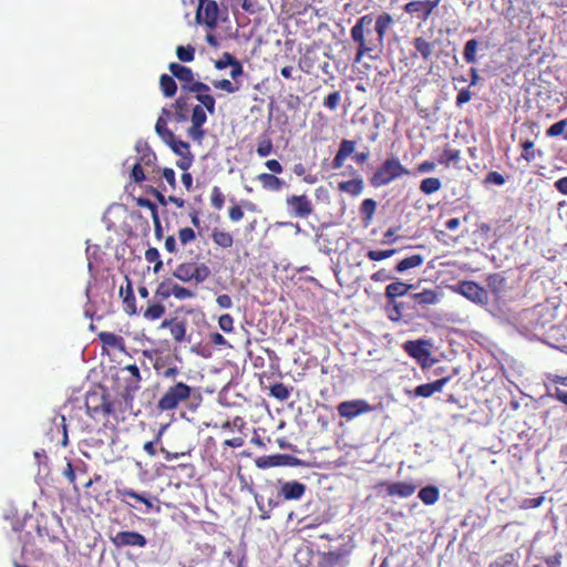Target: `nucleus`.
Returning <instances> with one entry per match:
<instances>
[{
	"label": "nucleus",
	"instance_id": "f257e3e1",
	"mask_svg": "<svg viewBox=\"0 0 567 567\" xmlns=\"http://www.w3.org/2000/svg\"><path fill=\"white\" fill-rule=\"evenodd\" d=\"M195 99L199 104L195 105L192 109V125L187 130V134L193 141L202 142L203 138L205 137V130L203 128V126L207 121L205 110L210 115H214L216 112V100L212 95V93L195 95Z\"/></svg>",
	"mask_w": 567,
	"mask_h": 567
},
{
	"label": "nucleus",
	"instance_id": "f03ea898",
	"mask_svg": "<svg viewBox=\"0 0 567 567\" xmlns=\"http://www.w3.org/2000/svg\"><path fill=\"white\" fill-rule=\"evenodd\" d=\"M410 171L404 167L399 158L391 156L388 157L374 172L370 178V184L375 187H382L391 184L401 176L409 175Z\"/></svg>",
	"mask_w": 567,
	"mask_h": 567
},
{
	"label": "nucleus",
	"instance_id": "7ed1b4c3",
	"mask_svg": "<svg viewBox=\"0 0 567 567\" xmlns=\"http://www.w3.org/2000/svg\"><path fill=\"white\" fill-rule=\"evenodd\" d=\"M193 389L188 384L177 382L166 389L157 401V409L162 412L176 410L190 398Z\"/></svg>",
	"mask_w": 567,
	"mask_h": 567
},
{
	"label": "nucleus",
	"instance_id": "20e7f679",
	"mask_svg": "<svg viewBox=\"0 0 567 567\" xmlns=\"http://www.w3.org/2000/svg\"><path fill=\"white\" fill-rule=\"evenodd\" d=\"M173 275L183 282L194 281L199 285L210 277L212 271L204 262H182L176 267Z\"/></svg>",
	"mask_w": 567,
	"mask_h": 567
},
{
	"label": "nucleus",
	"instance_id": "39448f33",
	"mask_svg": "<svg viewBox=\"0 0 567 567\" xmlns=\"http://www.w3.org/2000/svg\"><path fill=\"white\" fill-rule=\"evenodd\" d=\"M392 22L393 19L390 14H380L373 24V29H368L369 38L367 39V45H364L363 51H372L382 45L383 37Z\"/></svg>",
	"mask_w": 567,
	"mask_h": 567
},
{
	"label": "nucleus",
	"instance_id": "423d86ee",
	"mask_svg": "<svg viewBox=\"0 0 567 567\" xmlns=\"http://www.w3.org/2000/svg\"><path fill=\"white\" fill-rule=\"evenodd\" d=\"M219 8L215 0H198L196 10V22L204 23L209 29H215L218 24Z\"/></svg>",
	"mask_w": 567,
	"mask_h": 567
},
{
	"label": "nucleus",
	"instance_id": "0eeeda50",
	"mask_svg": "<svg viewBox=\"0 0 567 567\" xmlns=\"http://www.w3.org/2000/svg\"><path fill=\"white\" fill-rule=\"evenodd\" d=\"M86 409L91 416L103 415L109 417L115 413L114 403L106 394H92L86 398Z\"/></svg>",
	"mask_w": 567,
	"mask_h": 567
},
{
	"label": "nucleus",
	"instance_id": "6e6552de",
	"mask_svg": "<svg viewBox=\"0 0 567 567\" xmlns=\"http://www.w3.org/2000/svg\"><path fill=\"white\" fill-rule=\"evenodd\" d=\"M165 144H167L171 150L179 156V159L176 162V166L178 168L187 171L193 165L194 155L190 153V146L187 142L173 136V141H167Z\"/></svg>",
	"mask_w": 567,
	"mask_h": 567
},
{
	"label": "nucleus",
	"instance_id": "1a4fd4ad",
	"mask_svg": "<svg viewBox=\"0 0 567 567\" xmlns=\"http://www.w3.org/2000/svg\"><path fill=\"white\" fill-rule=\"evenodd\" d=\"M156 295L162 299L175 297L178 300L190 299L194 297V292L190 289L185 288L172 280L162 281L156 289Z\"/></svg>",
	"mask_w": 567,
	"mask_h": 567
},
{
	"label": "nucleus",
	"instance_id": "9d476101",
	"mask_svg": "<svg viewBox=\"0 0 567 567\" xmlns=\"http://www.w3.org/2000/svg\"><path fill=\"white\" fill-rule=\"evenodd\" d=\"M457 291L476 305H486L488 300L487 291L474 281H462L457 286Z\"/></svg>",
	"mask_w": 567,
	"mask_h": 567
},
{
	"label": "nucleus",
	"instance_id": "9b49d317",
	"mask_svg": "<svg viewBox=\"0 0 567 567\" xmlns=\"http://www.w3.org/2000/svg\"><path fill=\"white\" fill-rule=\"evenodd\" d=\"M287 206L290 213L298 218H307L313 212L311 200L307 195H291L287 197Z\"/></svg>",
	"mask_w": 567,
	"mask_h": 567
},
{
	"label": "nucleus",
	"instance_id": "f8f14e48",
	"mask_svg": "<svg viewBox=\"0 0 567 567\" xmlns=\"http://www.w3.org/2000/svg\"><path fill=\"white\" fill-rule=\"evenodd\" d=\"M112 544L117 547H145L147 540L144 535L134 532V530H123L118 532L116 535L111 537Z\"/></svg>",
	"mask_w": 567,
	"mask_h": 567
},
{
	"label": "nucleus",
	"instance_id": "ddd939ff",
	"mask_svg": "<svg viewBox=\"0 0 567 567\" xmlns=\"http://www.w3.org/2000/svg\"><path fill=\"white\" fill-rule=\"evenodd\" d=\"M300 461L289 454H275L268 456H261L256 460V465L259 468H268L276 466H296L299 465Z\"/></svg>",
	"mask_w": 567,
	"mask_h": 567
},
{
	"label": "nucleus",
	"instance_id": "4468645a",
	"mask_svg": "<svg viewBox=\"0 0 567 567\" xmlns=\"http://www.w3.org/2000/svg\"><path fill=\"white\" fill-rule=\"evenodd\" d=\"M161 329H168L173 340L176 343H182L186 341V329L187 322L185 319H179L177 317L165 319L161 326Z\"/></svg>",
	"mask_w": 567,
	"mask_h": 567
},
{
	"label": "nucleus",
	"instance_id": "2eb2a0df",
	"mask_svg": "<svg viewBox=\"0 0 567 567\" xmlns=\"http://www.w3.org/2000/svg\"><path fill=\"white\" fill-rule=\"evenodd\" d=\"M450 381V378H441L431 383H425L416 386L414 390H405V393L410 398H430L435 392H441L445 384Z\"/></svg>",
	"mask_w": 567,
	"mask_h": 567
},
{
	"label": "nucleus",
	"instance_id": "dca6fc26",
	"mask_svg": "<svg viewBox=\"0 0 567 567\" xmlns=\"http://www.w3.org/2000/svg\"><path fill=\"white\" fill-rule=\"evenodd\" d=\"M306 488L303 483L297 481L285 482L280 485L278 497L284 501H298L305 495Z\"/></svg>",
	"mask_w": 567,
	"mask_h": 567
},
{
	"label": "nucleus",
	"instance_id": "f3484780",
	"mask_svg": "<svg viewBox=\"0 0 567 567\" xmlns=\"http://www.w3.org/2000/svg\"><path fill=\"white\" fill-rule=\"evenodd\" d=\"M439 0H419L411 1L404 6V11L409 14L417 13L423 21H426L433 10L437 7Z\"/></svg>",
	"mask_w": 567,
	"mask_h": 567
},
{
	"label": "nucleus",
	"instance_id": "a211bd4d",
	"mask_svg": "<svg viewBox=\"0 0 567 567\" xmlns=\"http://www.w3.org/2000/svg\"><path fill=\"white\" fill-rule=\"evenodd\" d=\"M115 495H116V498L120 502L124 503L125 505H127L130 507H134V505L126 501L127 497L133 498L136 502H140V503L144 504L147 507V509H152L153 508V502L147 496V493H137V492H135L132 488H127V487L120 488V487H117L115 489Z\"/></svg>",
	"mask_w": 567,
	"mask_h": 567
},
{
	"label": "nucleus",
	"instance_id": "6ab92c4d",
	"mask_svg": "<svg viewBox=\"0 0 567 567\" xmlns=\"http://www.w3.org/2000/svg\"><path fill=\"white\" fill-rule=\"evenodd\" d=\"M168 70L174 78L182 82V91L184 92L196 81L192 69L188 66L172 62L168 64Z\"/></svg>",
	"mask_w": 567,
	"mask_h": 567
},
{
	"label": "nucleus",
	"instance_id": "aec40b11",
	"mask_svg": "<svg viewBox=\"0 0 567 567\" xmlns=\"http://www.w3.org/2000/svg\"><path fill=\"white\" fill-rule=\"evenodd\" d=\"M374 22L375 21L370 14L362 17L357 22V43H359L361 49L359 52H357V62L360 60L364 45H367V39L369 38L368 29H373Z\"/></svg>",
	"mask_w": 567,
	"mask_h": 567
},
{
	"label": "nucleus",
	"instance_id": "412c9836",
	"mask_svg": "<svg viewBox=\"0 0 567 567\" xmlns=\"http://www.w3.org/2000/svg\"><path fill=\"white\" fill-rule=\"evenodd\" d=\"M120 296L123 300V310L128 316H134L137 312L136 299L134 296L131 280L126 277V287L120 288Z\"/></svg>",
	"mask_w": 567,
	"mask_h": 567
},
{
	"label": "nucleus",
	"instance_id": "4be33fe9",
	"mask_svg": "<svg viewBox=\"0 0 567 567\" xmlns=\"http://www.w3.org/2000/svg\"><path fill=\"white\" fill-rule=\"evenodd\" d=\"M103 348L126 352L125 340L114 332L102 331L97 334Z\"/></svg>",
	"mask_w": 567,
	"mask_h": 567
},
{
	"label": "nucleus",
	"instance_id": "5701e85b",
	"mask_svg": "<svg viewBox=\"0 0 567 567\" xmlns=\"http://www.w3.org/2000/svg\"><path fill=\"white\" fill-rule=\"evenodd\" d=\"M190 106L192 103L187 95L178 96L173 104L175 120L186 122L189 118Z\"/></svg>",
	"mask_w": 567,
	"mask_h": 567
},
{
	"label": "nucleus",
	"instance_id": "b1692460",
	"mask_svg": "<svg viewBox=\"0 0 567 567\" xmlns=\"http://www.w3.org/2000/svg\"><path fill=\"white\" fill-rule=\"evenodd\" d=\"M122 372L130 373V377L126 378V380H125V382H126L125 390L127 392L137 391L141 388L140 384L142 381L140 368L136 364H128V365L122 368Z\"/></svg>",
	"mask_w": 567,
	"mask_h": 567
},
{
	"label": "nucleus",
	"instance_id": "393cba45",
	"mask_svg": "<svg viewBox=\"0 0 567 567\" xmlns=\"http://www.w3.org/2000/svg\"><path fill=\"white\" fill-rule=\"evenodd\" d=\"M487 287L496 298H502L507 290V282L503 275L492 274L486 279Z\"/></svg>",
	"mask_w": 567,
	"mask_h": 567
},
{
	"label": "nucleus",
	"instance_id": "a878e982",
	"mask_svg": "<svg viewBox=\"0 0 567 567\" xmlns=\"http://www.w3.org/2000/svg\"><path fill=\"white\" fill-rule=\"evenodd\" d=\"M404 350L414 359L423 360L430 355L426 348V342L423 340L408 341L404 344Z\"/></svg>",
	"mask_w": 567,
	"mask_h": 567
},
{
	"label": "nucleus",
	"instance_id": "bb28decb",
	"mask_svg": "<svg viewBox=\"0 0 567 567\" xmlns=\"http://www.w3.org/2000/svg\"><path fill=\"white\" fill-rule=\"evenodd\" d=\"M257 179L260 182L262 188L271 192H279L286 185L284 179L270 173H260Z\"/></svg>",
	"mask_w": 567,
	"mask_h": 567
},
{
	"label": "nucleus",
	"instance_id": "cd10ccee",
	"mask_svg": "<svg viewBox=\"0 0 567 567\" xmlns=\"http://www.w3.org/2000/svg\"><path fill=\"white\" fill-rule=\"evenodd\" d=\"M416 489V486L408 482H396L388 485L386 492L391 496L409 497Z\"/></svg>",
	"mask_w": 567,
	"mask_h": 567
},
{
	"label": "nucleus",
	"instance_id": "c85d7f7f",
	"mask_svg": "<svg viewBox=\"0 0 567 567\" xmlns=\"http://www.w3.org/2000/svg\"><path fill=\"white\" fill-rule=\"evenodd\" d=\"M412 287V285L402 281L392 282L385 288V298L388 301H396L398 297L405 296Z\"/></svg>",
	"mask_w": 567,
	"mask_h": 567
},
{
	"label": "nucleus",
	"instance_id": "c756f323",
	"mask_svg": "<svg viewBox=\"0 0 567 567\" xmlns=\"http://www.w3.org/2000/svg\"><path fill=\"white\" fill-rule=\"evenodd\" d=\"M354 152V141L343 140L340 148L333 159V168H340L343 166L344 159Z\"/></svg>",
	"mask_w": 567,
	"mask_h": 567
},
{
	"label": "nucleus",
	"instance_id": "7c9ffc66",
	"mask_svg": "<svg viewBox=\"0 0 567 567\" xmlns=\"http://www.w3.org/2000/svg\"><path fill=\"white\" fill-rule=\"evenodd\" d=\"M210 236L215 245L224 249L230 248L234 245L233 235L226 230L214 228Z\"/></svg>",
	"mask_w": 567,
	"mask_h": 567
},
{
	"label": "nucleus",
	"instance_id": "2f4dec72",
	"mask_svg": "<svg viewBox=\"0 0 567 567\" xmlns=\"http://www.w3.org/2000/svg\"><path fill=\"white\" fill-rule=\"evenodd\" d=\"M159 87L165 97H173L177 91V84L173 75L162 74L159 76Z\"/></svg>",
	"mask_w": 567,
	"mask_h": 567
},
{
	"label": "nucleus",
	"instance_id": "473e14b6",
	"mask_svg": "<svg viewBox=\"0 0 567 567\" xmlns=\"http://www.w3.org/2000/svg\"><path fill=\"white\" fill-rule=\"evenodd\" d=\"M440 496V491L434 485H427L420 489L417 497L425 504V505H433L437 502Z\"/></svg>",
	"mask_w": 567,
	"mask_h": 567
},
{
	"label": "nucleus",
	"instance_id": "72a5a7b5",
	"mask_svg": "<svg viewBox=\"0 0 567 567\" xmlns=\"http://www.w3.org/2000/svg\"><path fill=\"white\" fill-rule=\"evenodd\" d=\"M411 298L417 305H435L439 301L437 293L427 289L412 295Z\"/></svg>",
	"mask_w": 567,
	"mask_h": 567
},
{
	"label": "nucleus",
	"instance_id": "f704fd0d",
	"mask_svg": "<svg viewBox=\"0 0 567 567\" xmlns=\"http://www.w3.org/2000/svg\"><path fill=\"white\" fill-rule=\"evenodd\" d=\"M424 258L421 255H413L411 257L404 258L395 266V270L398 272H404L411 268L419 267L423 264Z\"/></svg>",
	"mask_w": 567,
	"mask_h": 567
},
{
	"label": "nucleus",
	"instance_id": "c9c22d12",
	"mask_svg": "<svg viewBox=\"0 0 567 567\" xmlns=\"http://www.w3.org/2000/svg\"><path fill=\"white\" fill-rule=\"evenodd\" d=\"M478 41L476 39H470L465 42L463 56L467 63L474 64L477 62Z\"/></svg>",
	"mask_w": 567,
	"mask_h": 567
},
{
	"label": "nucleus",
	"instance_id": "e433bc0d",
	"mask_svg": "<svg viewBox=\"0 0 567 567\" xmlns=\"http://www.w3.org/2000/svg\"><path fill=\"white\" fill-rule=\"evenodd\" d=\"M316 567H344L343 559L333 553H326L320 557Z\"/></svg>",
	"mask_w": 567,
	"mask_h": 567
},
{
	"label": "nucleus",
	"instance_id": "4c0bfd02",
	"mask_svg": "<svg viewBox=\"0 0 567 567\" xmlns=\"http://www.w3.org/2000/svg\"><path fill=\"white\" fill-rule=\"evenodd\" d=\"M546 135L548 137L563 136L567 141V117L550 125L546 131Z\"/></svg>",
	"mask_w": 567,
	"mask_h": 567
},
{
	"label": "nucleus",
	"instance_id": "58836bf2",
	"mask_svg": "<svg viewBox=\"0 0 567 567\" xmlns=\"http://www.w3.org/2000/svg\"><path fill=\"white\" fill-rule=\"evenodd\" d=\"M145 259L150 264H154L153 270L155 274L159 272L163 268V261L161 259V255L157 248L150 247L145 251Z\"/></svg>",
	"mask_w": 567,
	"mask_h": 567
},
{
	"label": "nucleus",
	"instance_id": "ea45409f",
	"mask_svg": "<svg viewBox=\"0 0 567 567\" xmlns=\"http://www.w3.org/2000/svg\"><path fill=\"white\" fill-rule=\"evenodd\" d=\"M441 186L442 184L439 178L427 177L421 182L420 190L425 195H430L437 192L441 188Z\"/></svg>",
	"mask_w": 567,
	"mask_h": 567
},
{
	"label": "nucleus",
	"instance_id": "a19ab883",
	"mask_svg": "<svg viewBox=\"0 0 567 567\" xmlns=\"http://www.w3.org/2000/svg\"><path fill=\"white\" fill-rule=\"evenodd\" d=\"M155 131L164 143L173 141V136H175V134L167 127V123L162 116L156 121Z\"/></svg>",
	"mask_w": 567,
	"mask_h": 567
},
{
	"label": "nucleus",
	"instance_id": "79ce46f5",
	"mask_svg": "<svg viewBox=\"0 0 567 567\" xmlns=\"http://www.w3.org/2000/svg\"><path fill=\"white\" fill-rule=\"evenodd\" d=\"M414 48L424 60H429L432 55V44L421 37L414 39Z\"/></svg>",
	"mask_w": 567,
	"mask_h": 567
},
{
	"label": "nucleus",
	"instance_id": "37998d69",
	"mask_svg": "<svg viewBox=\"0 0 567 567\" xmlns=\"http://www.w3.org/2000/svg\"><path fill=\"white\" fill-rule=\"evenodd\" d=\"M213 86L217 90H221L229 94H233L239 91L241 85L238 82H231L227 79H221L213 81Z\"/></svg>",
	"mask_w": 567,
	"mask_h": 567
},
{
	"label": "nucleus",
	"instance_id": "c03bdc74",
	"mask_svg": "<svg viewBox=\"0 0 567 567\" xmlns=\"http://www.w3.org/2000/svg\"><path fill=\"white\" fill-rule=\"evenodd\" d=\"M290 393V389L281 382H277L270 386V395L279 401L288 400Z\"/></svg>",
	"mask_w": 567,
	"mask_h": 567
},
{
	"label": "nucleus",
	"instance_id": "a18cd8bd",
	"mask_svg": "<svg viewBox=\"0 0 567 567\" xmlns=\"http://www.w3.org/2000/svg\"><path fill=\"white\" fill-rule=\"evenodd\" d=\"M165 313V307L162 303L150 305L144 311L145 319L154 321L162 318Z\"/></svg>",
	"mask_w": 567,
	"mask_h": 567
},
{
	"label": "nucleus",
	"instance_id": "49530a36",
	"mask_svg": "<svg viewBox=\"0 0 567 567\" xmlns=\"http://www.w3.org/2000/svg\"><path fill=\"white\" fill-rule=\"evenodd\" d=\"M375 208L377 202L374 199L367 198L362 202L360 206V212L364 216L365 226H368L370 220L372 219Z\"/></svg>",
	"mask_w": 567,
	"mask_h": 567
},
{
	"label": "nucleus",
	"instance_id": "de8ad7c7",
	"mask_svg": "<svg viewBox=\"0 0 567 567\" xmlns=\"http://www.w3.org/2000/svg\"><path fill=\"white\" fill-rule=\"evenodd\" d=\"M272 141L268 136H264L258 140L256 152L259 157H267L272 153Z\"/></svg>",
	"mask_w": 567,
	"mask_h": 567
},
{
	"label": "nucleus",
	"instance_id": "09e8293b",
	"mask_svg": "<svg viewBox=\"0 0 567 567\" xmlns=\"http://www.w3.org/2000/svg\"><path fill=\"white\" fill-rule=\"evenodd\" d=\"M176 55L182 62H192L195 59V48L192 44L178 45L176 48Z\"/></svg>",
	"mask_w": 567,
	"mask_h": 567
},
{
	"label": "nucleus",
	"instance_id": "8fccbe9b",
	"mask_svg": "<svg viewBox=\"0 0 567 567\" xmlns=\"http://www.w3.org/2000/svg\"><path fill=\"white\" fill-rule=\"evenodd\" d=\"M210 204L217 210L224 207L225 196L218 186H214L212 189Z\"/></svg>",
	"mask_w": 567,
	"mask_h": 567
},
{
	"label": "nucleus",
	"instance_id": "3c124183",
	"mask_svg": "<svg viewBox=\"0 0 567 567\" xmlns=\"http://www.w3.org/2000/svg\"><path fill=\"white\" fill-rule=\"evenodd\" d=\"M178 239L185 246L196 239V234L193 228L184 227L178 230Z\"/></svg>",
	"mask_w": 567,
	"mask_h": 567
},
{
	"label": "nucleus",
	"instance_id": "603ef678",
	"mask_svg": "<svg viewBox=\"0 0 567 567\" xmlns=\"http://www.w3.org/2000/svg\"><path fill=\"white\" fill-rule=\"evenodd\" d=\"M338 412L341 416L352 419L354 417V401H344L338 405Z\"/></svg>",
	"mask_w": 567,
	"mask_h": 567
},
{
	"label": "nucleus",
	"instance_id": "864d4df0",
	"mask_svg": "<svg viewBox=\"0 0 567 567\" xmlns=\"http://www.w3.org/2000/svg\"><path fill=\"white\" fill-rule=\"evenodd\" d=\"M401 306H396V301H388V317L391 321H399L404 315L400 311Z\"/></svg>",
	"mask_w": 567,
	"mask_h": 567
},
{
	"label": "nucleus",
	"instance_id": "5fc2aeb1",
	"mask_svg": "<svg viewBox=\"0 0 567 567\" xmlns=\"http://www.w3.org/2000/svg\"><path fill=\"white\" fill-rule=\"evenodd\" d=\"M218 326L224 332L234 330V318L229 313L221 315L218 319Z\"/></svg>",
	"mask_w": 567,
	"mask_h": 567
},
{
	"label": "nucleus",
	"instance_id": "6e6d98bb",
	"mask_svg": "<svg viewBox=\"0 0 567 567\" xmlns=\"http://www.w3.org/2000/svg\"><path fill=\"white\" fill-rule=\"evenodd\" d=\"M460 158V152L456 150H445L440 156L439 163L449 165L452 162H456Z\"/></svg>",
	"mask_w": 567,
	"mask_h": 567
},
{
	"label": "nucleus",
	"instance_id": "4d7b16f0",
	"mask_svg": "<svg viewBox=\"0 0 567 567\" xmlns=\"http://www.w3.org/2000/svg\"><path fill=\"white\" fill-rule=\"evenodd\" d=\"M186 92L195 93V95L208 94L210 93V86L204 82L195 81Z\"/></svg>",
	"mask_w": 567,
	"mask_h": 567
},
{
	"label": "nucleus",
	"instance_id": "13d9d810",
	"mask_svg": "<svg viewBox=\"0 0 567 567\" xmlns=\"http://www.w3.org/2000/svg\"><path fill=\"white\" fill-rule=\"evenodd\" d=\"M396 252V249H386V250H370L368 256L371 260H383Z\"/></svg>",
	"mask_w": 567,
	"mask_h": 567
},
{
	"label": "nucleus",
	"instance_id": "bf43d9fd",
	"mask_svg": "<svg viewBox=\"0 0 567 567\" xmlns=\"http://www.w3.org/2000/svg\"><path fill=\"white\" fill-rule=\"evenodd\" d=\"M341 100V94L338 91L331 92L323 101V105L329 110H336Z\"/></svg>",
	"mask_w": 567,
	"mask_h": 567
},
{
	"label": "nucleus",
	"instance_id": "052dcab7",
	"mask_svg": "<svg viewBox=\"0 0 567 567\" xmlns=\"http://www.w3.org/2000/svg\"><path fill=\"white\" fill-rule=\"evenodd\" d=\"M235 56L230 54L229 52H224L221 58L215 61V68L217 70H224L227 66H230L234 62Z\"/></svg>",
	"mask_w": 567,
	"mask_h": 567
},
{
	"label": "nucleus",
	"instance_id": "680f3d73",
	"mask_svg": "<svg viewBox=\"0 0 567 567\" xmlns=\"http://www.w3.org/2000/svg\"><path fill=\"white\" fill-rule=\"evenodd\" d=\"M548 395L567 405V391L554 386L553 389H548Z\"/></svg>",
	"mask_w": 567,
	"mask_h": 567
},
{
	"label": "nucleus",
	"instance_id": "e2e57ef3",
	"mask_svg": "<svg viewBox=\"0 0 567 567\" xmlns=\"http://www.w3.org/2000/svg\"><path fill=\"white\" fill-rule=\"evenodd\" d=\"M131 178L137 184L142 183L145 179V174L140 162L134 164V166L132 167Z\"/></svg>",
	"mask_w": 567,
	"mask_h": 567
},
{
	"label": "nucleus",
	"instance_id": "0e129e2a",
	"mask_svg": "<svg viewBox=\"0 0 567 567\" xmlns=\"http://www.w3.org/2000/svg\"><path fill=\"white\" fill-rule=\"evenodd\" d=\"M136 205L138 207H145V208L150 209L152 213V218L155 217V215H158L157 206L148 198L138 197L136 199Z\"/></svg>",
	"mask_w": 567,
	"mask_h": 567
},
{
	"label": "nucleus",
	"instance_id": "69168bd1",
	"mask_svg": "<svg viewBox=\"0 0 567 567\" xmlns=\"http://www.w3.org/2000/svg\"><path fill=\"white\" fill-rule=\"evenodd\" d=\"M337 444L339 449L346 451L347 454H349L352 450L350 437L346 433H342L338 436Z\"/></svg>",
	"mask_w": 567,
	"mask_h": 567
},
{
	"label": "nucleus",
	"instance_id": "338daca9",
	"mask_svg": "<svg viewBox=\"0 0 567 567\" xmlns=\"http://www.w3.org/2000/svg\"><path fill=\"white\" fill-rule=\"evenodd\" d=\"M337 188L341 193L354 195V179L338 182Z\"/></svg>",
	"mask_w": 567,
	"mask_h": 567
},
{
	"label": "nucleus",
	"instance_id": "774afa93",
	"mask_svg": "<svg viewBox=\"0 0 567 567\" xmlns=\"http://www.w3.org/2000/svg\"><path fill=\"white\" fill-rule=\"evenodd\" d=\"M244 74V68L240 61H238L236 58L234 62L230 65V78L233 80H237V78L241 76Z\"/></svg>",
	"mask_w": 567,
	"mask_h": 567
}]
</instances>
